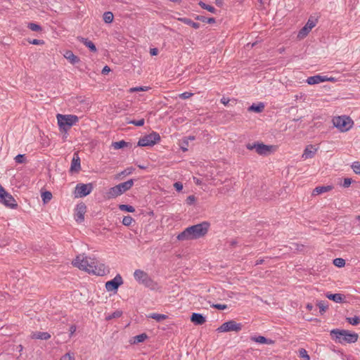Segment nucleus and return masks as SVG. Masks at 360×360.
<instances>
[{
    "label": "nucleus",
    "instance_id": "64",
    "mask_svg": "<svg viewBox=\"0 0 360 360\" xmlns=\"http://www.w3.org/2000/svg\"><path fill=\"white\" fill-rule=\"evenodd\" d=\"M313 308V305L311 304H307V309H309V311L311 310Z\"/></svg>",
    "mask_w": 360,
    "mask_h": 360
},
{
    "label": "nucleus",
    "instance_id": "46",
    "mask_svg": "<svg viewBox=\"0 0 360 360\" xmlns=\"http://www.w3.org/2000/svg\"><path fill=\"white\" fill-rule=\"evenodd\" d=\"M148 89V87L147 86H138V87H133L129 89V92H136V91H147Z\"/></svg>",
    "mask_w": 360,
    "mask_h": 360
},
{
    "label": "nucleus",
    "instance_id": "35",
    "mask_svg": "<svg viewBox=\"0 0 360 360\" xmlns=\"http://www.w3.org/2000/svg\"><path fill=\"white\" fill-rule=\"evenodd\" d=\"M199 5L200 6L203 8V9H206L208 11L212 13H214L216 12V9L214 7L212 6H210V5H207L205 3L202 2V1H200L199 2Z\"/></svg>",
    "mask_w": 360,
    "mask_h": 360
},
{
    "label": "nucleus",
    "instance_id": "9",
    "mask_svg": "<svg viewBox=\"0 0 360 360\" xmlns=\"http://www.w3.org/2000/svg\"><path fill=\"white\" fill-rule=\"evenodd\" d=\"M160 140L159 134L153 132L140 139L138 142L139 146H152Z\"/></svg>",
    "mask_w": 360,
    "mask_h": 360
},
{
    "label": "nucleus",
    "instance_id": "23",
    "mask_svg": "<svg viewBox=\"0 0 360 360\" xmlns=\"http://www.w3.org/2000/svg\"><path fill=\"white\" fill-rule=\"evenodd\" d=\"M64 57L72 64H76L79 61V58L75 56L71 51H67L64 54Z\"/></svg>",
    "mask_w": 360,
    "mask_h": 360
},
{
    "label": "nucleus",
    "instance_id": "30",
    "mask_svg": "<svg viewBox=\"0 0 360 360\" xmlns=\"http://www.w3.org/2000/svg\"><path fill=\"white\" fill-rule=\"evenodd\" d=\"M128 145H129V143L124 141V140L117 141V142H113L112 144L114 149H116V150L128 146Z\"/></svg>",
    "mask_w": 360,
    "mask_h": 360
},
{
    "label": "nucleus",
    "instance_id": "7",
    "mask_svg": "<svg viewBox=\"0 0 360 360\" xmlns=\"http://www.w3.org/2000/svg\"><path fill=\"white\" fill-rule=\"evenodd\" d=\"M246 148L250 150L255 149L259 155H266L271 153L274 146H267L262 143H255L253 144H247Z\"/></svg>",
    "mask_w": 360,
    "mask_h": 360
},
{
    "label": "nucleus",
    "instance_id": "37",
    "mask_svg": "<svg viewBox=\"0 0 360 360\" xmlns=\"http://www.w3.org/2000/svg\"><path fill=\"white\" fill-rule=\"evenodd\" d=\"M119 208L122 211H126L129 212H134L135 211L134 207L129 205H120L119 206Z\"/></svg>",
    "mask_w": 360,
    "mask_h": 360
},
{
    "label": "nucleus",
    "instance_id": "58",
    "mask_svg": "<svg viewBox=\"0 0 360 360\" xmlns=\"http://www.w3.org/2000/svg\"><path fill=\"white\" fill-rule=\"evenodd\" d=\"M76 326L75 325H72L70 327V336H72L75 332L76 331Z\"/></svg>",
    "mask_w": 360,
    "mask_h": 360
},
{
    "label": "nucleus",
    "instance_id": "24",
    "mask_svg": "<svg viewBox=\"0 0 360 360\" xmlns=\"http://www.w3.org/2000/svg\"><path fill=\"white\" fill-rule=\"evenodd\" d=\"M77 39L79 41H81L86 47H88L91 51L96 52V51H97L96 47L91 41H89L87 39L84 38V37H78Z\"/></svg>",
    "mask_w": 360,
    "mask_h": 360
},
{
    "label": "nucleus",
    "instance_id": "43",
    "mask_svg": "<svg viewBox=\"0 0 360 360\" xmlns=\"http://www.w3.org/2000/svg\"><path fill=\"white\" fill-rule=\"evenodd\" d=\"M318 307L320 309V312L321 314H323V312L326 311V310L328 308V305L326 304V303L324 302V301H321L318 303Z\"/></svg>",
    "mask_w": 360,
    "mask_h": 360
},
{
    "label": "nucleus",
    "instance_id": "4",
    "mask_svg": "<svg viewBox=\"0 0 360 360\" xmlns=\"http://www.w3.org/2000/svg\"><path fill=\"white\" fill-rule=\"evenodd\" d=\"M56 117L60 129L65 131L79 121V117L75 115L58 114Z\"/></svg>",
    "mask_w": 360,
    "mask_h": 360
},
{
    "label": "nucleus",
    "instance_id": "17",
    "mask_svg": "<svg viewBox=\"0 0 360 360\" xmlns=\"http://www.w3.org/2000/svg\"><path fill=\"white\" fill-rule=\"evenodd\" d=\"M191 321L195 325H202L205 323L206 319L201 314L193 313Z\"/></svg>",
    "mask_w": 360,
    "mask_h": 360
},
{
    "label": "nucleus",
    "instance_id": "11",
    "mask_svg": "<svg viewBox=\"0 0 360 360\" xmlns=\"http://www.w3.org/2000/svg\"><path fill=\"white\" fill-rule=\"evenodd\" d=\"M92 184H78L75 187L76 197L83 198L88 195L93 190Z\"/></svg>",
    "mask_w": 360,
    "mask_h": 360
},
{
    "label": "nucleus",
    "instance_id": "56",
    "mask_svg": "<svg viewBox=\"0 0 360 360\" xmlns=\"http://www.w3.org/2000/svg\"><path fill=\"white\" fill-rule=\"evenodd\" d=\"M183 143H184V144H185V145H184V146H181V150H182L183 151H184V152H185V151H187V150H188V149H187L186 146H188V140H187V139H184V140L183 141Z\"/></svg>",
    "mask_w": 360,
    "mask_h": 360
},
{
    "label": "nucleus",
    "instance_id": "55",
    "mask_svg": "<svg viewBox=\"0 0 360 360\" xmlns=\"http://www.w3.org/2000/svg\"><path fill=\"white\" fill-rule=\"evenodd\" d=\"M352 183V179H349V178H345L344 179V182H343V184L342 186L345 187V188H347L350 186Z\"/></svg>",
    "mask_w": 360,
    "mask_h": 360
},
{
    "label": "nucleus",
    "instance_id": "21",
    "mask_svg": "<svg viewBox=\"0 0 360 360\" xmlns=\"http://www.w3.org/2000/svg\"><path fill=\"white\" fill-rule=\"evenodd\" d=\"M134 185V180L129 179L125 182L121 183L117 185L120 188V192L124 193V192L129 191Z\"/></svg>",
    "mask_w": 360,
    "mask_h": 360
},
{
    "label": "nucleus",
    "instance_id": "59",
    "mask_svg": "<svg viewBox=\"0 0 360 360\" xmlns=\"http://www.w3.org/2000/svg\"><path fill=\"white\" fill-rule=\"evenodd\" d=\"M110 71V68L108 66V65H105L103 70H102V73L103 75H106L108 74L109 72Z\"/></svg>",
    "mask_w": 360,
    "mask_h": 360
},
{
    "label": "nucleus",
    "instance_id": "44",
    "mask_svg": "<svg viewBox=\"0 0 360 360\" xmlns=\"http://www.w3.org/2000/svg\"><path fill=\"white\" fill-rule=\"evenodd\" d=\"M128 123L134 124L135 126H137V127H141L144 124L145 120H144V119H141L139 120H130V121H128Z\"/></svg>",
    "mask_w": 360,
    "mask_h": 360
},
{
    "label": "nucleus",
    "instance_id": "10",
    "mask_svg": "<svg viewBox=\"0 0 360 360\" xmlns=\"http://www.w3.org/2000/svg\"><path fill=\"white\" fill-rule=\"evenodd\" d=\"M1 203L10 209H16L18 207V203L15 198L7 193L3 187H1Z\"/></svg>",
    "mask_w": 360,
    "mask_h": 360
},
{
    "label": "nucleus",
    "instance_id": "51",
    "mask_svg": "<svg viewBox=\"0 0 360 360\" xmlns=\"http://www.w3.org/2000/svg\"><path fill=\"white\" fill-rule=\"evenodd\" d=\"M30 44H34V45H42L44 44V41L43 40L40 39H32L29 41Z\"/></svg>",
    "mask_w": 360,
    "mask_h": 360
},
{
    "label": "nucleus",
    "instance_id": "28",
    "mask_svg": "<svg viewBox=\"0 0 360 360\" xmlns=\"http://www.w3.org/2000/svg\"><path fill=\"white\" fill-rule=\"evenodd\" d=\"M148 317L150 318V319H155V320H156L158 322H160V321H162L163 320H165L167 318V316H166L165 314L153 313V314H150L148 316Z\"/></svg>",
    "mask_w": 360,
    "mask_h": 360
},
{
    "label": "nucleus",
    "instance_id": "26",
    "mask_svg": "<svg viewBox=\"0 0 360 360\" xmlns=\"http://www.w3.org/2000/svg\"><path fill=\"white\" fill-rule=\"evenodd\" d=\"M179 20L184 22L186 25L191 26L194 29H198L200 27L199 23L192 21L190 18H179Z\"/></svg>",
    "mask_w": 360,
    "mask_h": 360
},
{
    "label": "nucleus",
    "instance_id": "3",
    "mask_svg": "<svg viewBox=\"0 0 360 360\" xmlns=\"http://www.w3.org/2000/svg\"><path fill=\"white\" fill-rule=\"evenodd\" d=\"M331 334H334L336 340L341 344L345 342L354 343L357 341L359 337L357 333H350L346 330H333Z\"/></svg>",
    "mask_w": 360,
    "mask_h": 360
},
{
    "label": "nucleus",
    "instance_id": "14",
    "mask_svg": "<svg viewBox=\"0 0 360 360\" xmlns=\"http://www.w3.org/2000/svg\"><path fill=\"white\" fill-rule=\"evenodd\" d=\"M317 150L318 148L315 146L309 145L305 148L302 158L304 160L312 158L314 157Z\"/></svg>",
    "mask_w": 360,
    "mask_h": 360
},
{
    "label": "nucleus",
    "instance_id": "47",
    "mask_svg": "<svg viewBox=\"0 0 360 360\" xmlns=\"http://www.w3.org/2000/svg\"><path fill=\"white\" fill-rule=\"evenodd\" d=\"M15 160L17 163L21 164L25 162V155H18L15 158Z\"/></svg>",
    "mask_w": 360,
    "mask_h": 360
},
{
    "label": "nucleus",
    "instance_id": "39",
    "mask_svg": "<svg viewBox=\"0 0 360 360\" xmlns=\"http://www.w3.org/2000/svg\"><path fill=\"white\" fill-rule=\"evenodd\" d=\"M134 221V219L129 215L124 217L122 219V224L127 226H130Z\"/></svg>",
    "mask_w": 360,
    "mask_h": 360
},
{
    "label": "nucleus",
    "instance_id": "22",
    "mask_svg": "<svg viewBox=\"0 0 360 360\" xmlns=\"http://www.w3.org/2000/svg\"><path fill=\"white\" fill-rule=\"evenodd\" d=\"M326 297L328 298L330 300L334 301L336 303H341L344 300V295L340 293H335V294H331V293H327Z\"/></svg>",
    "mask_w": 360,
    "mask_h": 360
},
{
    "label": "nucleus",
    "instance_id": "8",
    "mask_svg": "<svg viewBox=\"0 0 360 360\" xmlns=\"http://www.w3.org/2000/svg\"><path fill=\"white\" fill-rule=\"evenodd\" d=\"M243 325L240 323H237L233 320H231L224 323L217 330L219 333H226L231 331L238 332L241 330Z\"/></svg>",
    "mask_w": 360,
    "mask_h": 360
},
{
    "label": "nucleus",
    "instance_id": "41",
    "mask_svg": "<svg viewBox=\"0 0 360 360\" xmlns=\"http://www.w3.org/2000/svg\"><path fill=\"white\" fill-rule=\"evenodd\" d=\"M299 356L301 358L305 359L306 360H309L310 356L307 354V352L305 349L301 348L299 349Z\"/></svg>",
    "mask_w": 360,
    "mask_h": 360
},
{
    "label": "nucleus",
    "instance_id": "18",
    "mask_svg": "<svg viewBox=\"0 0 360 360\" xmlns=\"http://www.w3.org/2000/svg\"><path fill=\"white\" fill-rule=\"evenodd\" d=\"M250 340L253 342H255L257 343H259V344H266V345H273L274 344V341L271 340V339H268V338H266L264 336H261V335H259V336H252L250 338Z\"/></svg>",
    "mask_w": 360,
    "mask_h": 360
},
{
    "label": "nucleus",
    "instance_id": "5",
    "mask_svg": "<svg viewBox=\"0 0 360 360\" xmlns=\"http://www.w3.org/2000/svg\"><path fill=\"white\" fill-rule=\"evenodd\" d=\"M333 125L340 129V131L345 132L349 130L354 124L352 120L348 116H338L333 119Z\"/></svg>",
    "mask_w": 360,
    "mask_h": 360
},
{
    "label": "nucleus",
    "instance_id": "34",
    "mask_svg": "<svg viewBox=\"0 0 360 360\" xmlns=\"http://www.w3.org/2000/svg\"><path fill=\"white\" fill-rule=\"evenodd\" d=\"M196 20H200V21H202V22H207V23H214L215 22V19L214 18H206L203 15H197L196 18H195Z\"/></svg>",
    "mask_w": 360,
    "mask_h": 360
},
{
    "label": "nucleus",
    "instance_id": "32",
    "mask_svg": "<svg viewBox=\"0 0 360 360\" xmlns=\"http://www.w3.org/2000/svg\"><path fill=\"white\" fill-rule=\"evenodd\" d=\"M41 198L44 203H47L51 200L52 193L50 191H44L41 193Z\"/></svg>",
    "mask_w": 360,
    "mask_h": 360
},
{
    "label": "nucleus",
    "instance_id": "1",
    "mask_svg": "<svg viewBox=\"0 0 360 360\" xmlns=\"http://www.w3.org/2000/svg\"><path fill=\"white\" fill-rule=\"evenodd\" d=\"M72 264L75 266L89 274L103 276L106 272L103 264L100 263L95 258L89 257L84 255H78L72 262Z\"/></svg>",
    "mask_w": 360,
    "mask_h": 360
},
{
    "label": "nucleus",
    "instance_id": "49",
    "mask_svg": "<svg viewBox=\"0 0 360 360\" xmlns=\"http://www.w3.org/2000/svg\"><path fill=\"white\" fill-rule=\"evenodd\" d=\"M186 201L188 205H193L195 201V197L193 195H189L187 197Z\"/></svg>",
    "mask_w": 360,
    "mask_h": 360
},
{
    "label": "nucleus",
    "instance_id": "31",
    "mask_svg": "<svg viewBox=\"0 0 360 360\" xmlns=\"http://www.w3.org/2000/svg\"><path fill=\"white\" fill-rule=\"evenodd\" d=\"M148 336L146 333H141L140 335H136L134 337V342L133 343L137 344L140 342H143L147 339Z\"/></svg>",
    "mask_w": 360,
    "mask_h": 360
},
{
    "label": "nucleus",
    "instance_id": "38",
    "mask_svg": "<svg viewBox=\"0 0 360 360\" xmlns=\"http://www.w3.org/2000/svg\"><path fill=\"white\" fill-rule=\"evenodd\" d=\"M347 320L350 324H352L353 326H356L360 323V318L356 316H355L354 317L347 318Z\"/></svg>",
    "mask_w": 360,
    "mask_h": 360
},
{
    "label": "nucleus",
    "instance_id": "53",
    "mask_svg": "<svg viewBox=\"0 0 360 360\" xmlns=\"http://www.w3.org/2000/svg\"><path fill=\"white\" fill-rule=\"evenodd\" d=\"M174 187L177 191H181L183 189V184L181 182H176L174 184Z\"/></svg>",
    "mask_w": 360,
    "mask_h": 360
},
{
    "label": "nucleus",
    "instance_id": "16",
    "mask_svg": "<svg viewBox=\"0 0 360 360\" xmlns=\"http://www.w3.org/2000/svg\"><path fill=\"white\" fill-rule=\"evenodd\" d=\"M81 169L80 158L77 153H75L71 162L70 172H78Z\"/></svg>",
    "mask_w": 360,
    "mask_h": 360
},
{
    "label": "nucleus",
    "instance_id": "48",
    "mask_svg": "<svg viewBox=\"0 0 360 360\" xmlns=\"http://www.w3.org/2000/svg\"><path fill=\"white\" fill-rule=\"evenodd\" d=\"M352 169H353V171L357 174H360V163L359 162H354L353 165H352Z\"/></svg>",
    "mask_w": 360,
    "mask_h": 360
},
{
    "label": "nucleus",
    "instance_id": "45",
    "mask_svg": "<svg viewBox=\"0 0 360 360\" xmlns=\"http://www.w3.org/2000/svg\"><path fill=\"white\" fill-rule=\"evenodd\" d=\"M121 315H122V311H115L112 314L108 315L106 317V319L107 320H110V319H114V318H119V317L121 316Z\"/></svg>",
    "mask_w": 360,
    "mask_h": 360
},
{
    "label": "nucleus",
    "instance_id": "2",
    "mask_svg": "<svg viewBox=\"0 0 360 360\" xmlns=\"http://www.w3.org/2000/svg\"><path fill=\"white\" fill-rule=\"evenodd\" d=\"M209 228L210 223L203 221L187 227L176 238L180 241L196 240L205 236L207 233Z\"/></svg>",
    "mask_w": 360,
    "mask_h": 360
},
{
    "label": "nucleus",
    "instance_id": "15",
    "mask_svg": "<svg viewBox=\"0 0 360 360\" xmlns=\"http://www.w3.org/2000/svg\"><path fill=\"white\" fill-rule=\"evenodd\" d=\"M86 208V205L84 203H80L77 205L75 214V219L77 221L81 222L84 220Z\"/></svg>",
    "mask_w": 360,
    "mask_h": 360
},
{
    "label": "nucleus",
    "instance_id": "61",
    "mask_svg": "<svg viewBox=\"0 0 360 360\" xmlns=\"http://www.w3.org/2000/svg\"><path fill=\"white\" fill-rule=\"evenodd\" d=\"M323 78L326 79L325 82L330 81V82H335L336 79L334 77H328L327 76H323Z\"/></svg>",
    "mask_w": 360,
    "mask_h": 360
},
{
    "label": "nucleus",
    "instance_id": "42",
    "mask_svg": "<svg viewBox=\"0 0 360 360\" xmlns=\"http://www.w3.org/2000/svg\"><path fill=\"white\" fill-rule=\"evenodd\" d=\"M60 360H75V354L73 353L68 352L62 356Z\"/></svg>",
    "mask_w": 360,
    "mask_h": 360
},
{
    "label": "nucleus",
    "instance_id": "12",
    "mask_svg": "<svg viewBox=\"0 0 360 360\" xmlns=\"http://www.w3.org/2000/svg\"><path fill=\"white\" fill-rule=\"evenodd\" d=\"M123 284V279L120 274H117L115 277L105 283V288L108 291L116 290L119 286Z\"/></svg>",
    "mask_w": 360,
    "mask_h": 360
},
{
    "label": "nucleus",
    "instance_id": "54",
    "mask_svg": "<svg viewBox=\"0 0 360 360\" xmlns=\"http://www.w3.org/2000/svg\"><path fill=\"white\" fill-rule=\"evenodd\" d=\"M134 170L133 168L130 167V168H127L126 169H124V171H122L119 175L121 176V175H128V174H130L132 171Z\"/></svg>",
    "mask_w": 360,
    "mask_h": 360
},
{
    "label": "nucleus",
    "instance_id": "13",
    "mask_svg": "<svg viewBox=\"0 0 360 360\" xmlns=\"http://www.w3.org/2000/svg\"><path fill=\"white\" fill-rule=\"evenodd\" d=\"M316 20L309 18L307 24L300 30L297 37L300 39L304 38L313 27L316 26Z\"/></svg>",
    "mask_w": 360,
    "mask_h": 360
},
{
    "label": "nucleus",
    "instance_id": "27",
    "mask_svg": "<svg viewBox=\"0 0 360 360\" xmlns=\"http://www.w3.org/2000/svg\"><path fill=\"white\" fill-rule=\"evenodd\" d=\"M264 109V105L262 103H259L258 105L252 104L251 106L249 107L248 110L249 111H253L255 112H261Z\"/></svg>",
    "mask_w": 360,
    "mask_h": 360
},
{
    "label": "nucleus",
    "instance_id": "60",
    "mask_svg": "<svg viewBox=\"0 0 360 360\" xmlns=\"http://www.w3.org/2000/svg\"><path fill=\"white\" fill-rule=\"evenodd\" d=\"M221 103H223L224 105H227L229 102V99L228 98H226L224 97H223L221 99Z\"/></svg>",
    "mask_w": 360,
    "mask_h": 360
},
{
    "label": "nucleus",
    "instance_id": "63",
    "mask_svg": "<svg viewBox=\"0 0 360 360\" xmlns=\"http://www.w3.org/2000/svg\"><path fill=\"white\" fill-rule=\"evenodd\" d=\"M264 262V260L263 259H258L256 261L255 265L257 266V265L262 264H263Z\"/></svg>",
    "mask_w": 360,
    "mask_h": 360
},
{
    "label": "nucleus",
    "instance_id": "20",
    "mask_svg": "<svg viewBox=\"0 0 360 360\" xmlns=\"http://www.w3.org/2000/svg\"><path fill=\"white\" fill-rule=\"evenodd\" d=\"M325 79H326L323 78V76L316 75L314 76L309 77L307 79V82L310 85H313L323 82H325Z\"/></svg>",
    "mask_w": 360,
    "mask_h": 360
},
{
    "label": "nucleus",
    "instance_id": "52",
    "mask_svg": "<svg viewBox=\"0 0 360 360\" xmlns=\"http://www.w3.org/2000/svg\"><path fill=\"white\" fill-rule=\"evenodd\" d=\"M212 307L217 309L224 310L227 308V305L221 304H215L212 305Z\"/></svg>",
    "mask_w": 360,
    "mask_h": 360
},
{
    "label": "nucleus",
    "instance_id": "62",
    "mask_svg": "<svg viewBox=\"0 0 360 360\" xmlns=\"http://www.w3.org/2000/svg\"><path fill=\"white\" fill-rule=\"evenodd\" d=\"M193 181L197 185H200L202 184V181L200 179H199L198 178H197V177H193Z\"/></svg>",
    "mask_w": 360,
    "mask_h": 360
},
{
    "label": "nucleus",
    "instance_id": "57",
    "mask_svg": "<svg viewBox=\"0 0 360 360\" xmlns=\"http://www.w3.org/2000/svg\"><path fill=\"white\" fill-rule=\"evenodd\" d=\"M150 53L151 56H157L158 54V49L156 48L150 49Z\"/></svg>",
    "mask_w": 360,
    "mask_h": 360
},
{
    "label": "nucleus",
    "instance_id": "33",
    "mask_svg": "<svg viewBox=\"0 0 360 360\" xmlns=\"http://www.w3.org/2000/svg\"><path fill=\"white\" fill-rule=\"evenodd\" d=\"M114 18L113 14L112 12L108 11L105 12L103 14V20L106 23H110L112 22Z\"/></svg>",
    "mask_w": 360,
    "mask_h": 360
},
{
    "label": "nucleus",
    "instance_id": "29",
    "mask_svg": "<svg viewBox=\"0 0 360 360\" xmlns=\"http://www.w3.org/2000/svg\"><path fill=\"white\" fill-rule=\"evenodd\" d=\"M331 189V187L328 186H318L314 189L313 193L315 195L321 194L323 193L327 192Z\"/></svg>",
    "mask_w": 360,
    "mask_h": 360
},
{
    "label": "nucleus",
    "instance_id": "25",
    "mask_svg": "<svg viewBox=\"0 0 360 360\" xmlns=\"http://www.w3.org/2000/svg\"><path fill=\"white\" fill-rule=\"evenodd\" d=\"M32 339L49 340L51 335L46 332H35L32 334Z\"/></svg>",
    "mask_w": 360,
    "mask_h": 360
},
{
    "label": "nucleus",
    "instance_id": "19",
    "mask_svg": "<svg viewBox=\"0 0 360 360\" xmlns=\"http://www.w3.org/2000/svg\"><path fill=\"white\" fill-rule=\"evenodd\" d=\"M122 193L120 191L119 187L117 186L110 188L106 193V198L108 199L115 198L119 195H121Z\"/></svg>",
    "mask_w": 360,
    "mask_h": 360
},
{
    "label": "nucleus",
    "instance_id": "40",
    "mask_svg": "<svg viewBox=\"0 0 360 360\" xmlns=\"http://www.w3.org/2000/svg\"><path fill=\"white\" fill-rule=\"evenodd\" d=\"M333 264L338 267H343L345 265V260L342 258H336L333 260Z\"/></svg>",
    "mask_w": 360,
    "mask_h": 360
},
{
    "label": "nucleus",
    "instance_id": "50",
    "mask_svg": "<svg viewBox=\"0 0 360 360\" xmlns=\"http://www.w3.org/2000/svg\"><path fill=\"white\" fill-rule=\"evenodd\" d=\"M193 96V94L192 93H190V92H184V93H182L179 95V97L182 99H187V98H189L191 96Z\"/></svg>",
    "mask_w": 360,
    "mask_h": 360
},
{
    "label": "nucleus",
    "instance_id": "6",
    "mask_svg": "<svg viewBox=\"0 0 360 360\" xmlns=\"http://www.w3.org/2000/svg\"><path fill=\"white\" fill-rule=\"evenodd\" d=\"M134 277L139 283L143 284L147 288L153 289L156 283L148 276V274L143 270L136 269L134 272Z\"/></svg>",
    "mask_w": 360,
    "mask_h": 360
},
{
    "label": "nucleus",
    "instance_id": "36",
    "mask_svg": "<svg viewBox=\"0 0 360 360\" xmlns=\"http://www.w3.org/2000/svg\"><path fill=\"white\" fill-rule=\"evenodd\" d=\"M27 27L34 32H41V27L36 23L34 22H30L27 25Z\"/></svg>",
    "mask_w": 360,
    "mask_h": 360
}]
</instances>
